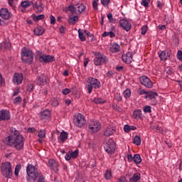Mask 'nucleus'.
Returning <instances> with one entry per match:
<instances>
[{
    "instance_id": "obj_1",
    "label": "nucleus",
    "mask_w": 182,
    "mask_h": 182,
    "mask_svg": "<svg viewBox=\"0 0 182 182\" xmlns=\"http://www.w3.org/2000/svg\"><path fill=\"white\" fill-rule=\"evenodd\" d=\"M26 180L28 182H46L45 181V176L42 173H39L38 168H36L33 165L28 164L26 167Z\"/></svg>"
},
{
    "instance_id": "obj_2",
    "label": "nucleus",
    "mask_w": 182,
    "mask_h": 182,
    "mask_svg": "<svg viewBox=\"0 0 182 182\" xmlns=\"http://www.w3.org/2000/svg\"><path fill=\"white\" fill-rule=\"evenodd\" d=\"M23 141H25V138L22 135H18L16 136H7L5 139L4 143L8 146H14L16 150H22L23 149Z\"/></svg>"
},
{
    "instance_id": "obj_3",
    "label": "nucleus",
    "mask_w": 182,
    "mask_h": 182,
    "mask_svg": "<svg viewBox=\"0 0 182 182\" xmlns=\"http://www.w3.org/2000/svg\"><path fill=\"white\" fill-rule=\"evenodd\" d=\"M1 173L5 178H11L14 176L12 164L8 161L3 162L1 166Z\"/></svg>"
},
{
    "instance_id": "obj_4",
    "label": "nucleus",
    "mask_w": 182,
    "mask_h": 182,
    "mask_svg": "<svg viewBox=\"0 0 182 182\" xmlns=\"http://www.w3.org/2000/svg\"><path fill=\"white\" fill-rule=\"evenodd\" d=\"M21 60L24 63H32L33 62V53L29 49L24 48L21 51Z\"/></svg>"
},
{
    "instance_id": "obj_5",
    "label": "nucleus",
    "mask_w": 182,
    "mask_h": 182,
    "mask_svg": "<svg viewBox=\"0 0 182 182\" xmlns=\"http://www.w3.org/2000/svg\"><path fill=\"white\" fill-rule=\"evenodd\" d=\"M104 149L108 154H114V151H116V143H114L113 139H109L104 144Z\"/></svg>"
},
{
    "instance_id": "obj_6",
    "label": "nucleus",
    "mask_w": 182,
    "mask_h": 182,
    "mask_svg": "<svg viewBox=\"0 0 182 182\" xmlns=\"http://www.w3.org/2000/svg\"><path fill=\"white\" fill-rule=\"evenodd\" d=\"M107 57L102 54V53H97L96 58L94 59V63L96 66H100V65H106L107 63Z\"/></svg>"
},
{
    "instance_id": "obj_7",
    "label": "nucleus",
    "mask_w": 182,
    "mask_h": 182,
    "mask_svg": "<svg viewBox=\"0 0 182 182\" xmlns=\"http://www.w3.org/2000/svg\"><path fill=\"white\" fill-rule=\"evenodd\" d=\"M73 122L77 127H83V126L86 124V119H85V116L82 114H75L74 116Z\"/></svg>"
},
{
    "instance_id": "obj_8",
    "label": "nucleus",
    "mask_w": 182,
    "mask_h": 182,
    "mask_svg": "<svg viewBox=\"0 0 182 182\" xmlns=\"http://www.w3.org/2000/svg\"><path fill=\"white\" fill-rule=\"evenodd\" d=\"M89 129H91L92 133H97V132H100V129H102V125L100 124V122L99 121L92 120L89 124Z\"/></svg>"
},
{
    "instance_id": "obj_9",
    "label": "nucleus",
    "mask_w": 182,
    "mask_h": 182,
    "mask_svg": "<svg viewBox=\"0 0 182 182\" xmlns=\"http://www.w3.org/2000/svg\"><path fill=\"white\" fill-rule=\"evenodd\" d=\"M139 82L145 87L148 89H151L153 87V82L146 75L141 76L139 77Z\"/></svg>"
},
{
    "instance_id": "obj_10",
    "label": "nucleus",
    "mask_w": 182,
    "mask_h": 182,
    "mask_svg": "<svg viewBox=\"0 0 182 182\" xmlns=\"http://www.w3.org/2000/svg\"><path fill=\"white\" fill-rule=\"evenodd\" d=\"M157 96H159L157 92H150L145 96V99H148V100H154V102H151V105L152 106H156V105H157Z\"/></svg>"
},
{
    "instance_id": "obj_11",
    "label": "nucleus",
    "mask_w": 182,
    "mask_h": 182,
    "mask_svg": "<svg viewBox=\"0 0 182 182\" xmlns=\"http://www.w3.org/2000/svg\"><path fill=\"white\" fill-rule=\"evenodd\" d=\"M48 166L53 171L58 173L59 171V164L54 159H50L48 161Z\"/></svg>"
},
{
    "instance_id": "obj_12",
    "label": "nucleus",
    "mask_w": 182,
    "mask_h": 182,
    "mask_svg": "<svg viewBox=\"0 0 182 182\" xmlns=\"http://www.w3.org/2000/svg\"><path fill=\"white\" fill-rule=\"evenodd\" d=\"M0 16L2 18V19L8 21L9 19H11V13L8 9L3 8L0 10Z\"/></svg>"
},
{
    "instance_id": "obj_13",
    "label": "nucleus",
    "mask_w": 182,
    "mask_h": 182,
    "mask_svg": "<svg viewBox=\"0 0 182 182\" xmlns=\"http://www.w3.org/2000/svg\"><path fill=\"white\" fill-rule=\"evenodd\" d=\"M11 119V113L6 109L0 111V122L2 120H9Z\"/></svg>"
},
{
    "instance_id": "obj_14",
    "label": "nucleus",
    "mask_w": 182,
    "mask_h": 182,
    "mask_svg": "<svg viewBox=\"0 0 182 182\" xmlns=\"http://www.w3.org/2000/svg\"><path fill=\"white\" fill-rule=\"evenodd\" d=\"M40 62H44V63H50V62H55V57L52 55H40Z\"/></svg>"
},
{
    "instance_id": "obj_15",
    "label": "nucleus",
    "mask_w": 182,
    "mask_h": 182,
    "mask_svg": "<svg viewBox=\"0 0 182 182\" xmlns=\"http://www.w3.org/2000/svg\"><path fill=\"white\" fill-rule=\"evenodd\" d=\"M23 80V75L22 73H14L13 82L15 85H21Z\"/></svg>"
},
{
    "instance_id": "obj_16",
    "label": "nucleus",
    "mask_w": 182,
    "mask_h": 182,
    "mask_svg": "<svg viewBox=\"0 0 182 182\" xmlns=\"http://www.w3.org/2000/svg\"><path fill=\"white\" fill-rule=\"evenodd\" d=\"M119 26L123 28L124 31L129 32V30L132 28V24L127 20L122 19L119 21Z\"/></svg>"
},
{
    "instance_id": "obj_17",
    "label": "nucleus",
    "mask_w": 182,
    "mask_h": 182,
    "mask_svg": "<svg viewBox=\"0 0 182 182\" xmlns=\"http://www.w3.org/2000/svg\"><path fill=\"white\" fill-rule=\"evenodd\" d=\"M36 84L38 86H45L48 85V77L45 75H41L37 80Z\"/></svg>"
},
{
    "instance_id": "obj_18",
    "label": "nucleus",
    "mask_w": 182,
    "mask_h": 182,
    "mask_svg": "<svg viewBox=\"0 0 182 182\" xmlns=\"http://www.w3.org/2000/svg\"><path fill=\"white\" fill-rule=\"evenodd\" d=\"M87 82V83H90L95 89H99L100 87V82L96 78L89 77Z\"/></svg>"
},
{
    "instance_id": "obj_19",
    "label": "nucleus",
    "mask_w": 182,
    "mask_h": 182,
    "mask_svg": "<svg viewBox=\"0 0 182 182\" xmlns=\"http://www.w3.org/2000/svg\"><path fill=\"white\" fill-rule=\"evenodd\" d=\"M122 60L127 63V65H130V63L133 60V53L128 52L126 55H123Z\"/></svg>"
},
{
    "instance_id": "obj_20",
    "label": "nucleus",
    "mask_w": 182,
    "mask_h": 182,
    "mask_svg": "<svg viewBox=\"0 0 182 182\" xmlns=\"http://www.w3.org/2000/svg\"><path fill=\"white\" fill-rule=\"evenodd\" d=\"M115 132H116V130H114L113 127H109L104 130V135L106 136V137H109V136H112V134H114Z\"/></svg>"
},
{
    "instance_id": "obj_21",
    "label": "nucleus",
    "mask_w": 182,
    "mask_h": 182,
    "mask_svg": "<svg viewBox=\"0 0 182 182\" xmlns=\"http://www.w3.org/2000/svg\"><path fill=\"white\" fill-rule=\"evenodd\" d=\"M33 32L36 36H41L45 33V29L42 26H38L34 29Z\"/></svg>"
},
{
    "instance_id": "obj_22",
    "label": "nucleus",
    "mask_w": 182,
    "mask_h": 182,
    "mask_svg": "<svg viewBox=\"0 0 182 182\" xmlns=\"http://www.w3.org/2000/svg\"><path fill=\"white\" fill-rule=\"evenodd\" d=\"M48 117H50V111L46 109L43 111L40 115V119L41 120H45L48 119Z\"/></svg>"
},
{
    "instance_id": "obj_23",
    "label": "nucleus",
    "mask_w": 182,
    "mask_h": 182,
    "mask_svg": "<svg viewBox=\"0 0 182 182\" xmlns=\"http://www.w3.org/2000/svg\"><path fill=\"white\" fill-rule=\"evenodd\" d=\"M11 48V43L9 41L5 40L4 43H0V49L9 50Z\"/></svg>"
},
{
    "instance_id": "obj_24",
    "label": "nucleus",
    "mask_w": 182,
    "mask_h": 182,
    "mask_svg": "<svg viewBox=\"0 0 182 182\" xmlns=\"http://www.w3.org/2000/svg\"><path fill=\"white\" fill-rule=\"evenodd\" d=\"M140 178H141V175H140V173H134L131 178H129V181L137 182L139 180H140Z\"/></svg>"
},
{
    "instance_id": "obj_25",
    "label": "nucleus",
    "mask_w": 182,
    "mask_h": 182,
    "mask_svg": "<svg viewBox=\"0 0 182 182\" xmlns=\"http://www.w3.org/2000/svg\"><path fill=\"white\" fill-rule=\"evenodd\" d=\"M109 50L112 53H114V52H120V46L117 43H114L110 46Z\"/></svg>"
},
{
    "instance_id": "obj_26",
    "label": "nucleus",
    "mask_w": 182,
    "mask_h": 182,
    "mask_svg": "<svg viewBox=\"0 0 182 182\" xmlns=\"http://www.w3.org/2000/svg\"><path fill=\"white\" fill-rule=\"evenodd\" d=\"M142 114H141V109H136L134 111L133 113V117L134 119H136V120H140L142 117Z\"/></svg>"
},
{
    "instance_id": "obj_27",
    "label": "nucleus",
    "mask_w": 182,
    "mask_h": 182,
    "mask_svg": "<svg viewBox=\"0 0 182 182\" xmlns=\"http://www.w3.org/2000/svg\"><path fill=\"white\" fill-rule=\"evenodd\" d=\"M33 8L37 9V11H36V14H41L43 11V4L40 3V4L38 5V4L36 3L33 4Z\"/></svg>"
},
{
    "instance_id": "obj_28",
    "label": "nucleus",
    "mask_w": 182,
    "mask_h": 182,
    "mask_svg": "<svg viewBox=\"0 0 182 182\" xmlns=\"http://www.w3.org/2000/svg\"><path fill=\"white\" fill-rule=\"evenodd\" d=\"M33 19L35 22H38V21H42V19H45V15L40 14L38 16H36L35 14H33Z\"/></svg>"
},
{
    "instance_id": "obj_29",
    "label": "nucleus",
    "mask_w": 182,
    "mask_h": 182,
    "mask_svg": "<svg viewBox=\"0 0 182 182\" xmlns=\"http://www.w3.org/2000/svg\"><path fill=\"white\" fill-rule=\"evenodd\" d=\"M134 144H136V146H140L141 144V138L139 136H135L133 139Z\"/></svg>"
},
{
    "instance_id": "obj_30",
    "label": "nucleus",
    "mask_w": 182,
    "mask_h": 182,
    "mask_svg": "<svg viewBox=\"0 0 182 182\" xmlns=\"http://www.w3.org/2000/svg\"><path fill=\"white\" fill-rule=\"evenodd\" d=\"M77 21H79V16H74L68 19L69 23H71L72 25H75Z\"/></svg>"
},
{
    "instance_id": "obj_31",
    "label": "nucleus",
    "mask_w": 182,
    "mask_h": 182,
    "mask_svg": "<svg viewBox=\"0 0 182 182\" xmlns=\"http://www.w3.org/2000/svg\"><path fill=\"white\" fill-rule=\"evenodd\" d=\"M141 161V157L140 156V154H135L134 156V163L135 164H140Z\"/></svg>"
},
{
    "instance_id": "obj_32",
    "label": "nucleus",
    "mask_w": 182,
    "mask_h": 182,
    "mask_svg": "<svg viewBox=\"0 0 182 182\" xmlns=\"http://www.w3.org/2000/svg\"><path fill=\"white\" fill-rule=\"evenodd\" d=\"M68 133L65 132H62L60 134V138L61 139L62 141H66V140H68Z\"/></svg>"
},
{
    "instance_id": "obj_33",
    "label": "nucleus",
    "mask_w": 182,
    "mask_h": 182,
    "mask_svg": "<svg viewBox=\"0 0 182 182\" xmlns=\"http://www.w3.org/2000/svg\"><path fill=\"white\" fill-rule=\"evenodd\" d=\"M78 36L82 42H85V41H86V36H85V35L82 33L80 28L78 29Z\"/></svg>"
},
{
    "instance_id": "obj_34",
    "label": "nucleus",
    "mask_w": 182,
    "mask_h": 182,
    "mask_svg": "<svg viewBox=\"0 0 182 182\" xmlns=\"http://www.w3.org/2000/svg\"><path fill=\"white\" fill-rule=\"evenodd\" d=\"M123 95L124 96V97H126V99L130 97V96H132V91L130 90V89H127L124 91Z\"/></svg>"
},
{
    "instance_id": "obj_35",
    "label": "nucleus",
    "mask_w": 182,
    "mask_h": 182,
    "mask_svg": "<svg viewBox=\"0 0 182 182\" xmlns=\"http://www.w3.org/2000/svg\"><path fill=\"white\" fill-rule=\"evenodd\" d=\"M158 53L161 60H167V58L166 57V51H161V53Z\"/></svg>"
},
{
    "instance_id": "obj_36",
    "label": "nucleus",
    "mask_w": 182,
    "mask_h": 182,
    "mask_svg": "<svg viewBox=\"0 0 182 182\" xmlns=\"http://www.w3.org/2000/svg\"><path fill=\"white\" fill-rule=\"evenodd\" d=\"M94 102H95L96 105H103V103H106V100L102 98H95Z\"/></svg>"
},
{
    "instance_id": "obj_37",
    "label": "nucleus",
    "mask_w": 182,
    "mask_h": 182,
    "mask_svg": "<svg viewBox=\"0 0 182 182\" xmlns=\"http://www.w3.org/2000/svg\"><path fill=\"white\" fill-rule=\"evenodd\" d=\"M21 164H18L16 166V168H15V171H14V174L16 177H18V176H19V171H21Z\"/></svg>"
},
{
    "instance_id": "obj_38",
    "label": "nucleus",
    "mask_w": 182,
    "mask_h": 182,
    "mask_svg": "<svg viewBox=\"0 0 182 182\" xmlns=\"http://www.w3.org/2000/svg\"><path fill=\"white\" fill-rule=\"evenodd\" d=\"M70 154L72 159H76L79 156V150L76 149L75 151H70Z\"/></svg>"
},
{
    "instance_id": "obj_39",
    "label": "nucleus",
    "mask_w": 182,
    "mask_h": 182,
    "mask_svg": "<svg viewBox=\"0 0 182 182\" xmlns=\"http://www.w3.org/2000/svg\"><path fill=\"white\" fill-rule=\"evenodd\" d=\"M107 18L109 21V23H116V19L113 18V14H112V13H109L107 14Z\"/></svg>"
},
{
    "instance_id": "obj_40",
    "label": "nucleus",
    "mask_w": 182,
    "mask_h": 182,
    "mask_svg": "<svg viewBox=\"0 0 182 182\" xmlns=\"http://www.w3.org/2000/svg\"><path fill=\"white\" fill-rule=\"evenodd\" d=\"M38 136V137H40V139H43L44 137H46V132L45 131V129H41Z\"/></svg>"
},
{
    "instance_id": "obj_41",
    "label": "nucleus",
    "mask_w": 182,
    "mask_h": 182,
    "mask_svg": "<svg viewBox=\"0 0 182 182\" xmlns=\"http://www.w3.org/2000/svg\"><path fill=\"white\" fill-rule=\"evenodd\" d=\"M22 8H28V6H31L32 4L29 2V1H25L21 2V4Z\"/></svg>"
},
{
    "instance_id": "obj_42",
    "label": "nucleus",
    "mask_w": 182,
    "mask_h": 182,
    "mask_svg": "<svg viewBox=\"0 0 182 182\" xmlns=\"http://www.w3.org/2000/svg\"><path fill=\"white\" fill-rule=\"evenodd\" d=\"M77 8H78V12L80 14H82V12H84V11H85V9H86V6L83 4H80L77 6Z\"/></svg>"
},
{
    "instance_id": "obj_43",
    "label": "nucleus",
    "mask_w": 182,
    "mask_h": 182,
    "mask_svg": "<svg viewBox=\"0 0 182 182\" xmlns=\"http://www.w3.org/2000/svg\"><path fill=\"white\" fill-rule=\"evenodd\" d=\"M105 178L106 180H110L112 178V171L107 170L105 173Z\"/></svg>"
},
{
    "instance_id": "obj_44",
    "label": "nucleus",
    "mask_w": 182,
    "mask_h": 182,
    "mask_svg": "<svg viewBox=\"0 0 182 182\" xmlns=\"http://www.w3.org/2000/svg\"><path fill=\"white\" fill-rule=\"evenodd\" d=\"M68 9H69V11H70L72 15H75V14H76V7H75V6L70 5L68 6Z\"/></svg>"
},
{
    "instance_id": "obj_45",
    "label": "nucleus",
    "mask_w": 182,
    "mask_h": 182,
    "mask_svg": "<svg viewBox=\"0 0 182 182\" xmlns=\"http://www.w3.org/2000/svg\"><path fill=\"white\" fill-rule=\"evenodd\" d=\"M149 4H150V1H149V0H143L141 2V5H142V6H145V8H149Z\"/></svg>"
},
{
    "instance_id": "obj_46",
    "label": "nucleus",
    "mask_w": 182,
    "mask_h": 182,
    "mask_svg": "<svg viewBox=\"0 0 182 182\" xmlns=\"http://www.w3.org/2000/svg\"><path fill=\"white\" fill-rule=\"evenodd\" d=\"M144 113H151V107L146 105L144 107Z\"/></svg>"
},
{
    "instance_id": "obj_47",
    "label": "nucleus",
    "mask_w": 182,
    "mask_h": 182,
    "mask_svg": "<svg viewBox=\"0 0 182 182\" xmlns=\"http://www.w3.org/2000/svg\"><path fill=\"white\" fill-rule=\"evenodd\" d=\"M21 102H22V97L18 96L14 99V105H19L21 103Z\"/></svg>"
},
{
    "instance_id": "obj_48",
    "label": "nucleus",
    "mask_w": 182,
    "mask_h": 182,
    "mask_svg": "<svg viewBox=\"0 0 182 182\" xmlns=\"http://www.w3.org/2000/svg\"><path fill=\"white\" fill-rule=\"evenodd\" d=\"M51 105L52 106L56 107V106H59V101H58L57 99L53 98V100H51Z\"/></svg>"
},
{
    "instance_id": "obj_49",
    "label": "nucleus",
    "mask_w": 182,
    "mask_h": 182,
    "mask_svg": "<svg viewBox=\"0 0 182 182\" xmlns=\"http://www.w3.org/2000/svg\"><path fill=\"white\" fill-rule=\"evenodd\" d=\"M101 4L103 6H108L110 4V0H101Z\"/></svg>"
},
{
    "instance_id": "obj_50",
    "label": "nucleus",
    "mask_w": 182,
    "mask_h": 182,
    "mask_svg": "<svg viewBox=\"0 0 182 182\" xmlns=\"http://www.w3.org/2000/svg\"><path fill=\"white\" fill-rule=\"evenodd\" d=\"M148 27L147 26H143L141 28V35H146V33L147 32Z\"/></svg>"
},
{
    "instance_id": "obj_51",
    "label": "nucleus",
    "mask_w": 182,
    "mask_h": 182,
    "mask_svg": "<svg viewBox=\"0 0 182 182\" xmlns=\"http://www.w3.org/2000/svg\"><path fill=\"white\" fill-rule=\"evenodd\" d=\"M97 2H99V0H95L92 2V7L95 9V11H97L98 7H97Z\"/></svg>"
},
{
    "instance_id": "obj_52",
    "label": "nucleus",
    "mask_w": 182,
    "mask_h": 182,
    "mask_svg": "<svg viewBox=\"0 0 182 182\" xmlns=\"http://www.w3.org/2000/svg\"><path fill=\"white\" fill-rule=\"evenodd\" d=\"M65 160H67V161H69V160H70V159H72V155H71V154H70V151H69L66 154V155H65Z\"/></svg>"
},
{
    "instance_id": "obj_53",
    "label": "nucleus",
    "mask_w": 182,
    "mask_h": 182,
    "mask_svg": "<svg viewBox=\"0 0 182 182\" xmlns=\"http://www.w3.org/2000/svg\"><path fill=\"white\" fill-rule=\"evenodd\" d=\"M124 131L125 132V133H130V126L129 124L124 125Z\"/></svg>"
},
{
    "instance_id": "obj_54",
    "label": "nucleus",
    "mask_w": 182,
    "mask_h": 182,
    "mask_svg": "<svg viewBox=\"0 0 182 182\" xmlns=\"http://www.w3.org/2000/svg\"><path fill=\"white\" fill-rule=\"evenodd\" d=\"M50 23L51 25H55V23H56V18H55V16H53V15H51L50 16Z\"/></svg>"
},
{
    "instance_id": "obj_55",
    "label": "nucleus",
    "mask_w": 182,
    "mask_h": 182,
    "mask_svg": "<svg viewBox=\"0 0 182 182\" xmlns=\"http://www.w3.org/2000/svg\"><path fill=\"white\" fill-rule=\"evenodd\" d=\"M34 87L35 85H33V84H28L27 86V90H28V92H32V90H33Z\"/></svg>"
},
{
    "instance_id": "obj_56",
    "label": "nucleus",
    "mask_w": 182,
    "mask_h": 182,
    "mask_svg": "<svg viewBox=\"0 0 182 182\" xmlns=\"http://www.w3.org/2000/svg\"><path fill=\"white\" fill-rule=\"evenodd\" d=\"M11 132H14V135H10V136H13L14 137H16V136H20V135H19V132H18V130H16V129H13L11 130Z\"/></svg>"
},
{
    "instance_id": "obj_57",
    "label": "nucleus",
    "mask_w": 182,
    "mask_h": 182,
    "mask_svg": "<svg viewBox=\"0 0 182 182\" xmlns=\"http://www.w3.org/2000/svg\"><path fill=\"white\" fill-rule=\"evenodd\" d=\"M63 95H69L70 93V90L69 88H65L62 90Z\"/></svg>"
},
{
    "instance_id": "obj_58",
    "label": "nucleus",
    "mask_w": 182,
    "mask_h": 182,
    "mask_svg": "<svg viewBox=\"0 0 182 182\" xmlns=\"http://www.w3.org/2000/svg\"><path fill=\"white\" fill-rule=\"evenodd\" d=\"M177 58H178V60H182V51L181 50H178Z\"/></svg>"
},
{
    "instance_id": "obj_59",
    "label": "nucleus",
    "mask_w": 182,
    "mask_h": 182,
    "mask_svg": "<svg viewBox=\"0 0 182 182\" xmlns=\"http://www.w3.org/2000/svg\"><path fill=\"white\" fill-rule=\"evenodd\" d=\"M88 93H92V90H93V87L91 83L87 84Z\"/></svg>"
},
{
    "instance_id": "obj_60",
    "label": "nucleus",
    "mask_w": 182,
    "mask_h": 182,
    "mask_svg": "<svg viewBox=\"0 0 182 182\" xmlns=\"http://www.w3.org/2000/svg\"><path fill=\"white\" fill-rule=\"evenodd\" d=\"M60 31V33H65V31H66V28H65V26H61L59 28Z\"/></svg>"
},
{
    "instance_id": "obj_61",
    "label": "nucleus",
    "mask_w": 182,
    "mask_h": 182,
    "mask_svg": "<svg viewBox=\"0 0 182 182\" xmlns=\"http://www.w3.org/2000/svg\"><path fill=\"white\" fill-rule=\"evenodd\" d=\"M114 75V73H113V71H108L107 73V77H112Z\"/></svg>"
},
{
    "instance_id": "obj_62",
    "label": "nucleus",
    "mask_w": 182,
    "mask_h": 182,
    "mask_svg": "<svg viewBox=\"0 0 182 182\" xmlns=\"http://www.w3.org/2000/svg\"><path fill=\"white\" fill-rule=\"evenodd\" d=\"M35 132H36V129H35L33 127H30L28 129V133H35Z\"/></svg>"
},
{
    "instance_id": "obj_63",
    "label": "nucleus",
    "mask_w": 182,
    "mask_h": 182,
    "mask_svg": "<svg viewBox=\"0 0 182 182\" xmlns=\"http://www.w3.org/2000/svg\"><path fill=\"white\" fill-rule=\"evenodd\" d=\"M115 99L118 102H122V100H123V98L121 97L120 95H117L116 97H115Z\"/></svg>"
},
{
    "instance_id": "obj_64",
    "label": "nucleus",
    "mask_w": 182,
    "mask_h": 182,
    "mask_svg": "<svg viewBox=\"0 0 182 182\" xmlns=\"http://www.w3.org/2000/svg\"><path fill=\"white\" fill-rule=\"evenodd\" d=\"M127 159L129 161H134V156H132V154H129L127 156Z\"/></svg>"
}]
</instances>
